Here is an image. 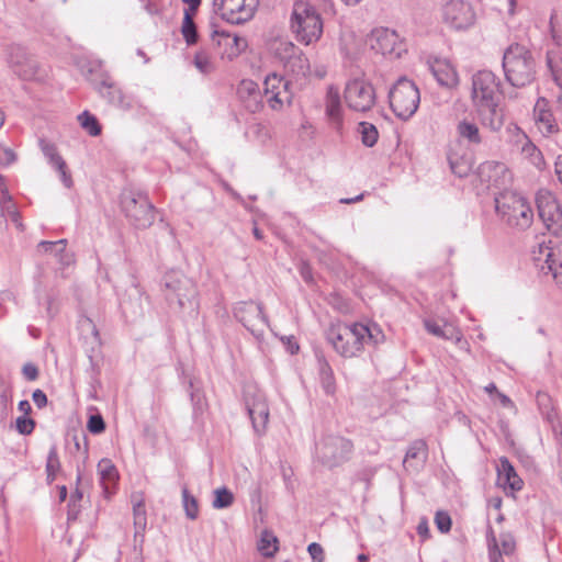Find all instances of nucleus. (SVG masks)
I'll list each match as a JSON object with an SVG mask.
<instances>
[{"label":"nucleus","instance_id":"nucleus-36","mask_svg":"<svg viewBox=\"0 0 562 562\" xmlns=\"http://www.w3.org/2000/svg\"><path fill=\"white\" fill-rule=\"evenodd\" d=\"M278 539L272 532L263 531L258 544V550L266 558H271L278 551Z\"/></svg>","mask_w":562,"mask_h":562},{"label":"nucleus","instance_id":"nucleus-31","mask_svg":"<svg viewBox=\"0 0 562 562\" xmlns=\"http://www.w3.org/2000/svg\"><path fill=\"white\" fill-rule=\"evenodd\" d=\"M325 112L328 119L336 125V128H340L342 125L341 100L339 90L334 86H329L327 89Z\"/></svg>","mask_w":562,"mask_h":562},{"label":"nucleus","instance_id":"nucleus-60","mask_svg":"<svg viewBox=\"0 0 562 562\" xmlns=\"http://www.w3.org/2000/svg\"><path fill=\"white\" fill-rule=\"evenodd\" d=\"M80 514V505L76 502H69L68 503V512H67V519L68 521H74L78 518Z\"/></svg>","mask_w":562,"mask_h":562},{"label":"nucleus","instance_id":"nucleus-39","mask_svg":"<svg viewBox=\"0 0 562 562\" xmlns=\"http://www.w3.org/2000/svg\"><path fill=\"white\" fill-rule=\"evenodd\" d=\"M60 471V461L56 446H52L46 461L47 482L50 484L55 481L56 474Z\"/></svg>","mask_w":562,"mask_h":562},{"label":"nucleus","instance_id":"nucleus-7","mask_svg":"<svg viewBox=\"0 0 562 562\" xmlns=\"http://www.w3.org/2000/svg\"><path fill=\"white\" fill-rule=\"evenodd\" d=\"M389 102L393 113L405 121L416 113L420 93L414 81L402 77L390 89Z\"/></svg>","mask_w":562,"mask_h":562},{"label":"nucleus","instance_id":"nucleus-63","mask_svg":"<svg viewBox=\"0 0 562 562\" xmlns=\"http://www.w3.org/2000/svg\"><path fill=\"white\" fill-rule=\"evenodd\" d=\"M554 171L558 177V180L562 184V155H559L555 159Z\"/></svg>","mask_w":562,"mask_h":562},{"label":"nucleus","instance_id":"nucleus-19","mask_svg":"<svg viewBox=\"0 0 562 562\" xmlns=\"http://www.w3.org/2000/svg\"><path fill=\"white\" fill-rule=\"evenodd\" d=\"M443 21L454 30H464L474 22L472 7L463 0H450L442 9Z\"/></svg>","mask_w":562,"mask_h":562},{"label":"nucleus","instance_id":"nucleus-17","mask_svg":"<svg viewBox=\"0 0 562 562\" xmlns=\"http://www.w3.org/2000/svg\"><path fill=\"white\" fill-rule=\"evenodd\" d=\"M245 406L257 434H262L269 418V407L263 394L255 386H247L244 391Z\"/></svg>","mask_w":562,"mask_h":562},{"label":"nucleus","instance_id":"nucleus-54","mask_svg":"<svg viewBox=\"0 0 562 562\" xmlns=\"http://www.w3.org/2000/svg\"><path fill=\"white\" fill-rule=\"evenodd\" d=\"M22 374L27 381H35L38 379L40 371L34 363L27 362L22 367Z\"/></svg>","mask_w":562,"mask_h":562},{"label":"nucleus","instance_id":"nucleus-28","mask_svg":"<svg viewBox=\"0 0 562 562\" xmlns=\"http://www.w3.org/2000/svg\"><path fill=\"white\" fill-rule=\"evenodd\" d=\"M315 358L321 385L327 395H334L336 392L334 371L322 350H315Z\"/></svg>","mask_w":562,"mask_h":562},{"label":"nucleus","instance_id":"nucleus-56","mask_svg":"<svg viewBox=\"0 0 562 562\" xmlns=\"http://www.w3.org/2000/svg\"><path fill=\"white\" fill-rule=\"evenodd\" d=\"M8 394L5 389L0 386V420H3L8 416Z\"/></svg>","mask_w":562,"mask_h":562},{"label":"nucleus","instance_id":"nucleus-45","mask_svg":"<svg viewBox=\"0 0 562 562\" xmlns=\"http://www.w3.org/2000/svg\"><path fill=\"white\" fill-rule=\"evenodd\" d=\"M66 245H67V239H59L56 241L42 240L37 245V250L40 252H45V254L49 252L56 257V256H58V254L61 250H64L66 248Z\"/></svg>","mask_w":562,"mask_h":562},{"label":"nucleus","instance_id":"nucleus-22","mask_svg":"<svg viewBox=\"0 0 562 562\" xmlns=\"http://www.w3.org/2000/svg\"><path fill=\"white\" fill-rule=\"evenodd\" d=\"M40 146L44 156L48 158L50 165L59 172L60 180L63 181L64 186L66 188H70L72 186L71 175L67 169L66 161L58 154L56 146L43 138L40 139Z\"/></svg>","mask_w":562,"mask_h":562},{"label":"nucleus","instance_id":"nucleus-13","mask_svg":"<svg viewBox=\"0 0 562 562\" xmlns=\"http://www.w3.org/2000/svg\"><path fill=\"white\" fill-rule=\"evenodd\" d=\"M501 82L496 75L490 70H481L472 77L471 98L474 106L493 101H501Z\"/></svg>","mask_w":562,"mask_h":562},{"label":"nucleus","instance_id":"nucleus-59","mask_svg":"<svg viewBox=\"0 0 562 562\" xmlns=\"http://www.w3.org/2000/svg\"><path fill=\"white\" fill-rule=\"evenodd\" d=\"M281 340L286 346L291 355H295L299 351L300 346L293 336L282 337Z\"/></svg>","mask_w":562,"mask_h":562},{"label":"nucleus","instance_id":"nucleus-29","mask_svg":"<svg viewBox=\"0 0 562 562\" xmlns=\"http://www.w3.org/2000/svg\"><path fill=\"white\" fill-rule=\"evenodd\" d=\"M540 254L546 257L544 262L552 272L553 279L560 289H562V247L553 248L540 245Z\"/></svg>","mask_w":562,"mask_h":562},{"label":"nucleus","instance_id":"nucleus-34","mask_svg":"<svg viewBox=\"0 0 562 562\" xmlns=\"http://www.w3.org/2000/svg\"><path fill=\"white\" fill-rule=\"evenodd\" d=\"M181 33L188 45H194L199 40L196 25L194 23L193 15L189 10H184Z\"/></svg>","mask_w":562,"mask_h":562},{"label":"nucleus","instance_id":"nucleus-1","mask_svg":"<svg viewBox=\"0 0 562 562\" xmlns=\"http://www.w3.org/2000/svg\"><path fill=\"white\" fill-rule=\"evenodd\" d=\"M326 340L334 350L344 358L358 357L364 345L376 346L384 340L381 328L373 324L371 326L362 323H335L326 330Z\"/></svg>","mask_w":562,"mask_h":562},{"label":"nucleus","instance_id":"nucleus-64","mask_svg":"<svg viewBox=\"0 0 562 562\" xmlns=\"http://www.w3.org/2000/svg\"><path fill=\"white\" fill-rule=\"evenodd\" d=\"M549 66L551 68L553 80L557 82V85L559 86L560 90H562V70H558V69L552 68L550 63H549Z\"/></svg>","mask_w":562,"mask_h":562},{"label":"nucleus","instance_id":"nucleus-46","mask_svg":"<svg viewBox=\"0 0 562 562\" xmlns=\"http://www.w3.org/2000/svg\"><path fill=\"white\" fill-rule=\"evenodd\" d=\"M435 524L440 532L447 533L451 530L452 520L447 512L438 510L435 515Z\"/></svg>","mask_w":562,"mask_h":562},{"label":"nucleus","instance_id":"nucleus-43","mask_svg":"<svg viewBox=\"0 0 562 562\" xmlns=\"http://www.w3.org/2000/svg\"><path fill=\"white\" fill-rule=\"evenodd\" d=\"M487 544H488V555L491 562H505L503 559V553L499 550L498 541L495 537L494 530L491 526L487 528L486 532Z\"/></svg>","mask_w":562,"mask_h":562},{"label":"nucleus","instance_id":"nucleus-25","mask_svg":"<svg viewBox=\"0 0 562 562\" xmlns=\"http://www.w3.org/2000/svg\"><path fill=\"white\" fill-rule=\"evenodd\" d=\"M428 458V447L425 440H414L408 447L403 465L406 470L419 471Z\"/></svg>","mask_w":562,"mask_h":562},{"label":"nucleus","instance_id":"nucleus-55","mask_svg":"<svg viewBox=\"0 0 562 562\" xmlns=\"http://www.w3.org/2000/svg\"><path fill=\"white\" fill-rule=\"evenodd\" d=\"M16 156L12 149L0 145V165L9 166L14 162Z\"/></svg>","mask_w":562,"mask_h":562},{"label":"nucleus","instance_id":"nucleus-37","mask_svg":"<svg viewBox=\"0 0 562 562\" xmlns=\"http://www.w3.org/2000/svg\"><path fill=\"white\" fill-rule=\"evenodd\" d=\"M182 505L188 519L195 520L199 517V502L187 486L182 487Z\"/></svg>","mask_w":562,"mask_h":562},{"label":"nucleus","instance_id":"nucleus-11","mask_svg":"<svg viewBox=\"0 0 562 562\" xmlns=\"http://www.w3.org/2000/svg\"><path fill=\"white\" fill-rule=\"evenodd\" d=\"M276 56L283 64L284 70L294 78L302 79L310 74L307 57L293 43L280 41L276 46Z\"/></svg>","mask_w":562,"mask_h":562},{"label":"nucleus","instance_id":"nucleus-5","mask_svg":"<svg viewBox=\"0 0 562 562\" xmlns=\"http://www.w3.org/2000/svg\"><path fill=\"white\" fill-rule=\"evenodd\" d=\"M120 206L125 217L136 228L145 229L155 221V206L148 195L139 190L123 189L120 194Z\"/></svg>","mask_w":562,"mask_h":562},{"label":"nucleus","instance_id":"nucleus-62","mask_svg":"<svg viewBox=\"0 0 562 562\" xmlns=\"http://www.w3.org/2000/svg\"><path fill=\"white\" fill-rule=\"evenodd\" d=\"M417 533L423 538L427 539L429 537V527L426 519L419 521L417 526Z\"/></svg>","mask_w":562,"mask_h":562},{"label":"nucleus","instance_id":"nucleus-49","mask_svg":"<svg viewBox=\"0 0 562 562\" xmlns=\"http://www.w3.org/2000/svg\"><path fill=\"white\" fill-rule=\"evenodd\" d=\"M134 525L136 528L135 536L145 530L146 527V516L143 504H137L134 506Z\"/></svg>","mask_w":562,"mask_h":562},{"label":"nucleus","instance_id":"nucleus-52","mask_svg":"<svg viewBox=\"0 0 562 562\" xmlns=\"http://www.w3.org/2000/svg\"><path fill=\"white\" fill-rule=\"evenodd\" d=\"M536 401L542 414L549 415L552 408L551 397L544 392H538Z\"/></svg>","mask_w":562,"mask_h":562},{"label":"nucleus","instance_id":"nucleus-9","mask_svg":"<svg viewBox=\"0 0 562 562\" xmlns=\"http://www.w3.org/2000/svg\"><path fill=\"white\" fill-rule=\"evenodd\" d=\"M7 61L11 70L22 80H44L45 70L37 60L21 45H11L8 48Z\"/></svg>","mask_w":562,"mask_h":562},{"label":"nucleus","instance_id":"nucleus-26","mask_svg":"<svg viewBox=\"0 0 562 562\" xmlns=\"http://www.w3.org/2000/svg\"><path fill=\"white\" fill-rule=\"evenodd\" d=\"M429 68L440 86L453 88L458 85V74L449 61L436 59L430 64Z\"/></svg>","mask_w":562,"mask_h":562},{"label":"nucleus","instance_id":"nucleus-50","mask_svg":"<svg viewBox=\"0 0 562 562\" xmlns=\"http://www.w3.org/2000/svg\"><path fill=\"white\" fill-rule=\"evenodd\" d=\"M16 430L21 435H31L35 427V422L32 418H29L26 416H20L16 418L15 422Z\"/></svg>","mask_w":562,"mask_h":562},{"label":"nucleus","instance_id":"nucleus-3","mask_svg":"<svg viewBox=\"0 0 562 562\" xmlns=\"http://www.w3.org/2000/svg\"><path fill=\"white\" fill-rule=\"evenodd\" d=\"M164 286L165 297L169 305L176 304L181 311L196 313L199 308L198 289L190 278L171 271L164 277Z\"/></svg>","mask_w":562,"mask_h":562},{"label":"nucleus","instance_id":"nucleus-8","mask_svg":"<svg viewBox=\"0 0 562 562\" xmlns=\"http://www.w3.org/2000/svg\"><path fill=\"white\" fill-rule=\"evenodd\" d=\"M352 450L351 440L338 435H327L316 443L315 453L323 465L331 469L348 461Z\"/></svg>","mask_w":562,"mask_h":562},{"label":"nucleus","instance_id":"nucleus-57","mask_svg":"<svg viewBox=\"0 0 562 562\" xmlns=\"http://www.w3.org/2000/svg\"><path fill=\"white\" fill-rule=\"evenodd\" d=\"M32 400L34 402V404L38 407V408H43L47 405V396L46 394L37 389L33 392L32 394Z\"/></svg>","mask_w":562,"mask_h":562},{"label":"nucleus","instance_id":"nucleus-58","mask_svg":"<svg viewBox=\"0 0 562 562\" xmlns=\"http://www.w3.org/2000/svg\"><path fill=\"white\" fill-rule=\"evenodd\" d=\"M59 263L64 267H69L75 262V255L72 252L66 251V248L61 250L58 256H56Z\"/></svg>","mask_w":562,"mask_h":562},{"label":"nucleus","instance_id":"nucleus-21","mask_svg":"<svg viewBox=\"0 0 562 562\" xmlns=\"http://www.w3.org/2000/svg\"><path fill=\"white\" fill-rule=\"evenodd\" d=\"M237 95L245 109L250 113H257L263 108V93L257 82L244 79L237 87Z\"/></svg>","mask_w":562,"mask_h":562},{"label":"nucleus","instance_id":"nucleus-41","mask_svg":"<svg viewBox=\"0 0 562 562\" xmlns=\"http://www.w3.org/2000/svg\"><path fill=\"white\" fill-rule=\"evenodd\" d=\"M98 472L103 483H113L117 479L116 468L110 459H102L98 463Z\"/></svg>","mask_w":562,"mask_h":562},{"label":"nucleus","instance_id":"nucleus-48","mask_svg":"<svg viewBox=\"0 0 562 562\" xmlns=\"http://www.w3.org/2000/svg\"><path fill=\"white\" fill-rule=\"evenodd\" d=\"M87 428L91 434H101L105 430V422L100 414L91 415L88 419Z\"/></svg>","mask_w":562,"mask_h":562},{"label":"nucleus","instance_id":"nucleus-44","mask_svg":"<svg viewBox=\"0 0 562 562\" xmlns=\"http://www.w3.org/2000/svg\"><path fill=\"white\" fill-rule=\"evenodd\" d=\"M193 64L202 74L205 75L212 72L214 69L210 55L204 50L195 53Z\"/></svg>","mask_w":562,"mask_h":562},{"label":"nucleus","instance_id":"nucleus-33","mask_svg":"<svg viewBox=\"0 0 562 562\" xmlns=\"http://www.w3.org/2000/svg\"><path fill=\"white\" fill-rule=\"evenodd\" d=\"M459 137L467 142L469 146H477L482 143V136L479 126L468 120H463L457 125Z\"/></svg>","mask_w":562,"mask_h":562},{"label":"nucleus","instance_id":"nucleus-2","mask_svg":"<svg viewBox=\"0 0 562 562\" xmlns=\"http://www.w3.org/2000/svg\"><path fill=\"white\" fill-rule=\"evenodd\" d=\"M503 69L506 81L515 88L528 87L537 77V63L532 53L518 43L509 45L504 52Z\"/></svg>","mask_w":562,"mask_h":562},{"label":"nucleus","instance_id":"nucleus-42","mask_svg":"<svg viewBox=\"0 0 562 562\" xmlns=\"http://www.w3.org/2000/svg\"><path fill=\"white\" fill-rule=\"evenodd\" d=\"M81 126L91 135L98 136L101 134V125L97 117L88 111H83L79 116Z\"/></svg>","mask_w":562,"mask_h":562},{"label":"nucleus","instance_id":"nucleus-14","mask_svg":"<svg viewBox=\"0 0 562 562\" xmlns=\"http://www.w3.org/2000/svg\"><path fill=\"white\" fill-rule=\"evenodd\" d=\"M259 0H214L213 7L222 19L232 24H241L250 20Z\"/></svg>","mask_w":562,"mask_h":562},{"label":"nucleus","instance_id":"nucleus-27","mask_svg":"<svg viewBox=\"0 0 562 562\" xmlns=\"http://www.w3.org/2000/svg\"><path fill=\"white\" fill-rule=\"evenodd\" d=\"M548 102L544 98L538 99L535 105V119L539 130L547 135L559 132L558 123L551 110L547 108Z\"/></svg>","mask_w":562,"mask_h":562},{"label":"nucleus","instance_id":"nucleus-10","mask_svg":"<svg viewBox=\"0 0 562 562\" xmlns=\"http://www.w3.org/2000/svg\"><path fill=\"white\" fill-rule=\"evenodd\" d=\"M344 98L350 110L364 113L375 104V89L369 81L355 78L346 83Z\"/></svg>","mask_w":562,"mask_h":562},{"label":"nucleus","instance_id":"nucleus-20","mask_svg":"<svg viewBox=\"0 0 562 562\" xmlns=\"http://www.w3.org/2000/svg\"><path fill=\"white\" fill-rule=\"evenodd\" d=\"M211 37L213 44L220 48L224 47L221 52L223 55H226L229 60L236 58L248 45L246 38L226 31L213 30Z\"/></svg>","mask_w":562,"mask_h":562},{"label":"nucleus","instance_id":"nucleus-15","mask_svg":"<svg viewBox=\"0 0 562 562\" xmlns=\"http://www.w3.org/2000/svg\"><path fill=\"white\" fill-rule=\"evenodd\" d=\"M536 204L546 227L558 235L562 231V210L555 195L547 189H540L536 194Z\"/></svg>","mask_w":562,"mask_h":562},{"label":"nucleus","instance_id":"nucleus-16","mask_svg":"<svg viewBox=\"0 0 562 562\" xmlns=\"http://www.w3.org/2000/svg\"><path fill=\"white\" fill-rule=\"evenodd\" d=\"M369 41L373 50L391 59L401 58L407 52L406 44L398 34L386 27L373 30Z\"/></svg>","mask_w":562,"mask_h":562},{"label":"nucleus","instance_id":"nucleus-18","mask_svg":"<svg viewBox=\"0 0 562 562\" xmlns=\"http://www.w3.org/2000/svg\"><path fill=\"white\" fill-rule=\"evenodd\" d=\"M263 86V97L272 110H281L284 102L291 101L290 81L282 76L276 72L269 74L265 79Z\"/></svg>","mask_w":562,"mask_h":562},{"label":"nucleus","instance_id":"nucleus-12","mask_svg":"<svg viewBox=\"0 0 562 562\" xmlns=\"http://www.w3.org/2000/svg\"><path fill=\"white\" fill-rule=\"evenodd\" d=\"M234 316L257 339L263 338L265 328L269 326V322L260 303L238 302L234 307Z\"/></svg>","mask_w":562,"mask_h":562},{"label":"nucleus","instance_id":"nucleus-23","mask_svg":"<svg viewBox=\"0 0 562 562\" xmlns=\"http://www.w3.org/2000/svg\"><path fill=\"white\" fill-rule=\"evenodd\" d=\"M95 89L111 105L123 110L130 109V102L121 88L117 87L109 77L103 78L99 83H97Z\"/></svg>","mask_w":562,"mask_h":562},{"label":"nucleus","instance_id":"nucleus-53","mask_svg":"<svg viewBox=\"0 0 562 562\" xmlns=\"http://www.w3.org/2000/svg\"><path fill=\"white\" fill-rule=\"evenodd\" d=\"M307 551H308L313 562H324L325 552H324L323 547L319 543L312 542L311 544H308Z\"/></svg>","mask_w":562,"mask_h":562},{"label":"nucleus","instance_id":"nucleus-38","mask_svg":"<svg viewBox=\"0 0 562 562\" xmlns=\"http://www.w3.org/2000/svg\"><path fill=\"white\" fill-rule=\"evenodd\" d=\"M358 132L364 146L372 147L376 144L379 132L373 124L369 122H361L359 123Z\"/></svg>","mask_w":562,"mask_h":562},{"label":"nucleus","instance_id":"nucleus-47","mask_svg":"<svg viewBox=\"0 0 562 562\" xmlns=\"http://www.w3.org/2000/svg\"><path fill=\"white\" fill-rule=\"evenodd\" d=\"M501 552L504 555H512L516 549V542L510 533H502L499 536Z\"/></svg>","mask_w":562,"mask_h":562},{"label":"nucleus","instance_id":"nucleus-6","mask_svg":"<svg viewBox=\"0 0 562 562\" xmlns=\"http://www.w3.org/2000/svg\"><path fill=\"white\" fill-rule=\"evenodd\" d=\"M495 204L497 213L509 226L526 229L531 225L533 213L522 196L504 192L495 199Z\"/></svg>","mask_w":562,"mask_h":562},{"label":"nucleus","instance_id":"nucleus-35","mask_svg":"<svg viewBox=\"0 0 562 562\" xmlns=\"http://www.w3.org/2000/svg\"><path fill=\"white\" fill-rule=\"evenodd\" d=\"M448 161L451 171L459 178L467 177L471 171L472 164L469 159L464 157H459L457 154H450L448 156Z\"/></svg>","mask_w":562,"mask_h":562},{"label":"nucleus","instance_id":"nucleus-30","mask_svg":"<svg viewBox=\"0 0 562 562\" xmlns=\"http://www.w3.org/2000/svg\"><path fill=\"white\" fill-rule=\"evenodd\" d=\"M424 326L429 334L436 337L446 340H454L456 342L461 341V331L451 323H440L438 321L427 318L424 321Z\"/></svg>","mask_w":562,"mask_h":562},{"label":"nucleus","instance_id":"nucleus-4","mask_svg":"<svg viewBox=\"0 0 562 562\" xmlns=\"http://www.w3.org/2000/svg\"><path fill=\"white\" fill-rule=\"evenodd\" d=\"M291 29L296 40L305 45L316 42L323 34V21L311 3L299 0L293 4Z\"/></svg>","mask_w":562,"mask_h":562},{"label":"nucleus","instance_id":"nucleus-24","mask_svg":"<svg viewBox=\"0 0 562 562\" xmlns=\"http://www.w3.org/2000/svg\"><path fill=\"white\" fill-rule=\"evenodd\" d=\"M475 109L484 126H487L492 131L496 132L499 131L504 125V112L499 106V101L483 103L475 106Z\"/></svg>","mask_w":562,"mask_h":562},{"label":"nucleus","instance_id":"nucleus-40","mask_svg":"<svg viewBox=\"0 0 562 562\" xmlns=\"http://www.w3.org/2000/svg\"><path fill=\"white\" fill-rule=\"evenodd\" d=\"M234 499V494L227 487L223 486L214 491L212 506L215 509L228 508L233 505Z\"/></svg>","mask_w":562,"mask_h":562},{"label":"nucleus","instance_id":"nucleus-51","mask_svg":"<svg viewBox=\"0 0 562 562\" xmlns=\"http://www.w3.org/2000/svg\"><path fill=\"white\" fill-rule=\"evenodd\" d=\"M14 209L15 205L12 201V196L10 195L7 189H3L2 195L0 198V212L8 216L10 214V211H13Z\"/></svg>","mask_w":562,"mask_h":562},{"label":"nucleus","instance_id":"nucleus-61","mask_svg":"<svg viewBox=\"0 0 562 562\" xmlns=\"http://www.w3.org/2000/svg\"><path fill=\"white\" fill-rule=\"evenodd\" d=\"M189 389L192 403L194 404V406H199L202 400V395L198 390H194L192 380L189 381Z\"/></svg>","mask_w":562,"mask_h":562},{"label":"nucleus","instance_id":"nucleus-32","mask_svg":"<svg viewBox=\"0 0 562 562\" xmlns=\"http://www.w3.org/2000/svg\"><path fill=\"white\" fill-rule=\"evenodd\" d=\"M498 477L504 479V483L507 484L513 491H520L522 488V480L517 475L513 464L505 457L499 459V467L497 469Z\"/></svg>","mask_w":562,"mask_h":562}]
</instances>
